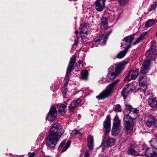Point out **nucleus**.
Listing matches in <instances>:
<instances>
[{
    "mask_svg": "<svg viewBox=\"0 0 157 157\" xmlns=\"http://www.w3.org/2000/svg\"><path fill=\"white\" fill-rule=\"evenodd\" d=\"M63 134L61 126L58 123L52 124L46 139L48 148L54 150Z\"/></svg>",
    "mask_w": 157,
    "mask_h": 157,
    "instance_id": "obj_1",
    "label": "nucleus"
},
{
    "mask_svg": "<svg viewBox=\"0 0 157 157\" xmlns=\"http://www.w3.org/2000/svg\"><path fill=\"white\" fill-rule=\"evenodd\" d=\"M120 81L119 79H117L109 84L106 87L105 90L101 92L98 95L96 96V98L98 100H100L108 98L114 92L115 88L118 85L117 83Z\"/></svg>",
    "mask_w": 157,
    "mask_h": 157,
    "instance_id": "obj_2",
    "label": "nucleus"
},
{
    "mask_svg": "<svg viewBox=\"0 0 157 157\" xmlns=\"http://www.w3.org/2000/svg\"><path fill=\"white\" fill-rule=\"evenodd\" d=\"M123 122L124 130L127 133H130L132 131L135 124V119L132 118L129 114H125Z\"/></svg>",
    "mask_w": 157,
    "mask_h": 157,
    "instance_id": "obj_3",
    "label": "nucleus"
},
{
    "mask_svg": "<svg viewBox=\"0 0 157 157\" xmlns=\"http://www.w3.org/2000/svg\"><path fill=\"white\" fill-rule=\"evenodd\" d=\"M135 35L132 34L124 37L122 40L121 45L123 48L127 50L130 48L132 41L134 39Z\"/></svg>",
    "mask_w": 157,
    "mask_h": 157,
    "instance_id": "obj_4",
    "label": "nucleus"
},
{
    "mask_svg": "<svg viewBox=\"0 0 157 157\" xmlns=\"http://www.w3.org/2000/svg\"><path fill=\"white\" fill-rule=\"evenodd\" d=\"M120 123V121L118 116L117 115L114 117L113 125L112 129V134L113 135L116 136L120 132L119 129Z\"/></svg>",
    "mask_w": 157,
    "mask_h": 157,
    "instance_id": "obj_5",
    "label": "nucleus"
},
{
    "mask_svg": "<svg viewBox=\"0 0 157 157\" xmlns=\"http://www.w3.org/2000/svg\"><path fill=\"white\" fill-rule=\"evenodd\" d=\"M128 63L127 61H124L118 64H114L110 67L113 70L116 72L117 75H119L121 73L122 71L124 68V66Z\"/></svg>",
    "mask_w": 157,
    "mask_h": 157,
    "instance_id": "obj_6",
    "label": "nucleus"
},
{
    "mask_svg": "<svg viewBox=\"0 0 157 157\" xmlns=\"http://www.w3.org/2000/svg\"><path fill=\"white\" fill-rule=\"evenodd\" d=\"M57 112L56 108L52 106L50 109L49 112L47 115V120L49 121H53L57 116Z\"/></svg>",
    "mask_w": 157,
    "mask_h": 157,
    "instance_id": "obj_7",
    "label": "nucleus"
},
{
    "mask_svg": "<svg viewBox=\"0 0 157 157\" xmlns=\"http://www.w3.org/2000/svg\"><path fill=\"white\" fill-rule=\"evenodd\" d=\"M115 140L112 138H109L106 140H104L102 142L101 146L102 147V150H104L107 147H111L114 145Z\"/></svg>",
    "mask_w": 157,
    "mask_h": 157,
    "instance_id": "obj_8",
    "label": "nucleus"
},
{
    "mask_svg": "<svg viewBox=\"0 0 157 157\" xmlns=\"http://www.w3.org/2000/svg\"><path fill=\"white\" fill-rule=\"evenodd\" d=\"M82 101L80 98H77L72 101L71 102L69 107L68 110L69 113H73L74 112L76 108Z\"/></svg>",
    "mask_w": 157,
    "mask_h": 157,
    "instance_id": "obj_9",
    "label": "nucleus"
},
{
    "mask_svg": "<svg viewBox=\"0 0 157 157\" xmlns=\"http://www.w3.org/2000/svg\"><path fill=\"white\" fill-rule=\"evenodd\" d=\"M138 70L136 69H132L131 71L128 72L127 76L124 78V80H128V81L130 80L129 78L130 76L131 78L132 79H135L137 77L138 75Z\"/></svg>",
    "mask_w": 157,
    "mask_h": 157,
    "instance_id": "obj_10",
    "label": "nucleus"
},
{
    "mask_svg": "<svg viewBox=\"0 0 157 157\" xmlns=\"http://www.w3.org/2000/svg\"><path fill=\"white\" fill-rule=\"evenodd\" d=\"M103 127L105 129L106 134H108L110 131L111 128V117L109 115L107 116L104 121Z\"/></svg>",
    "mask_w": 157,
    "mask_h": 157,
    "instance_id": "obj_11",
    "label": "nucleus"
},
{
    "mask_svg": "<svg viewBox=\"0 0 157 157\" xmlns=\"http://www.w3.org/2000/svg\"><path fill=\"white\" fill-rule=\"evenodd\" d=\"M139 151V147L134 144H131L128 148V154L134 156L138 155Z\"/></svg>",
    "mask_w": 157,
    "mask_h": 157,
    "instance_id": "obj_12",
    "label": "nucleus"
},
{
    "mask_svg": "<svg viewBox=\"0 0 157 157\" xmlns=\"http://www.w3.org/2000/svg\"><path fill=\"white\" fill-rule=\"evenodd\" d=\"M106 0H97L95 2V8L98 12H101L105 8V3Z\"/></svg>",
    "mask_w": 157,
    "mask_h": 157,
    "instance_id": "obj_13",
    "label": "nucleus"
},
{
    "mask_svg": "<svg viewBox=\"0 0 157 157\" xmlns=\"http://www.w3.org/2000/svg\"><path fill=\"white\" fill-rule=\"evenodd\" d=\"M76 56L73 55L71 58L67 70V75L69 76L71 75L72 70L74 68V65L76 62Z\"/></svg>",
    "mask_w": 157,
    "mask_h": 157,
    "instance_id": "obj_14",
    "label": "nucleus"
},
{
    "mask_svg": "<svg viewBox=\"0 0 157 157\" xmlns=\"http://www.w3.org/2000/svg\"><path fill=\"white\" fill-rule=\"evenodd\" d=\"M108 20V18L105 17H102L101 18L100 24V28L102 30H106L109 28Z\"/></svg>",
    "mask_w": 157,
    "mask_h": 157,
    "instance_id": "obj_15",
    "label": "nucleus"
},
{
    "mask_svg": "<svg viewBox=\"0 0 157 157\" xmlns=\"http://www.w3.org/2000/svg\"><path fill=\"white\" fill-rule=\"evenodd\" d=\"M156 54H157V47H154L153 45H152L146 52L145 55L147 58L149 57L152 58L153 56Z\"/></svg>",
    "mask_w": 157,
    "mask_h": 157,
    "instance_id": "obj_16",
    "label": "nucleus"
},
{
    "mask_svg": "<svg viewBox=\"0 0 157 157\" xmlns=\"http://www.w3.org/2000/svg\"><path fill=\"white\" fill-rule=\"evenodd\" d=\"M144 154L147 157H157V152L151 147H147L145 149Z\"/></svg>",
    "mask_w": 157,
    "mask_h": 157,
    "instance_id": "obj_17",
    "label": "nucleus"
},
{
    "mask_svg": "<svg viewBox=\"0 0 157 157\" xmlns=\"http://www.w3.org/2000/svg\"><path fill=\"white\" fill-rule=\"evenodd\" d=\"M155 118L153 116L150 115L146 118L145 123L148 127L153 125Z\"/></svg>",
    "mask_w": 157,
    "mask_h": 157,
    "instance_id": "obj_18",
    "label": "nucleus"
},
{
    "mask_svg": "<svg viewBox=\"0 0 157 157\" xmlns=\"http://www.w3.org/2000/svg\"><path fill=\"white\" fill-rule=\"evenodd\" d=\"M118 75L112 68L110 67L108 69L107 76L111 80H113Z\"/></svg>",
    "mask_w": 157,
    "mask_h": 157,
    "instance_id": "obj_19",
    "label": "nucleus"
},
{
    "mask_svg": "<svg viewBox=\"0 0 157 157\" xmlns=\"http://www.w3.org/2000/svg\"><path fill=\"white\" fill-rule=\"evenodd\" d=\"M87 145L89 150H93L94 147V140L92 136L89 135L87 138Z\"/></svg>",
    "mask_w": 157,
    "mask_h": 157,
    "instance_id": "obj_20",
    "label": "nucleus"
},
{
    "mask_svg": "<svg viewBox=\"0 0 157 157\" xmlns=\"http://www.w3.org/2000/svg\"><path fill=\"white\" fill-rule=\"evenodd\" d=\"M67 104V102H64L59 106L58 109L59 114L63 116L65 114L66 112V108Z\"/></svg>",
    "mask_w": 157,
    "mask_h": 157,
    "instance_id": "obj_21",
    "label": "nucleus"
},
{
    "mask_svg": "<svg viewBox=\"0 0 157 157\" xmlns=\"http://www.w3.org/2000/svg\"><path fill=\"white\" fill-rule=\"evenodd\" d=\"M147 34V32H144L142 33L140 35L136 40L133 43V44L136 45L140 42L144 40V37Z\"/></svg>",
    "mask_w": 157,
    "mask_h": 157,
    "instance_id": "obj_22",
    "label": "nucleus"
},
{
    "mask_svg": "<svg viewBox=\"0 0 157 157\" xmlns=\"http://www.w3.org/2000/svg\"><path fill=\"white\" fill-rule=\"evenodd\" d=\"M148 102L150 106L157 107V100L155 98H149L148 99Z\"/></svg>",
    "mask_w": 157,
    "mask_h": 157,
    "instance_id": "obj_23",
    "label": "nucleus"
},
{
    "mask_svg": "<svg viewBox=\"0 0 157 157\" xmlns=\"http://www.w3.org/2000/svg\"><path fill=\"white\" fill-rule=\"evenodd\" d=\"M89 73L86 70H83L81 72V76L80 77L81 79L85 80L87 79Z\"/></svg>",
    "mask_w": 157,
    "mask_h": 157,
    "instance_id": "obj_24",
    "label": "nucleus"
},
{
    "mask_svg": "<svg viewBox=\"0 0 157 157\" xmlns=\"http://www.w3.org/2000/svg\"><path fill=\"white\" fill-rule=\"evenodd\" d=\"M156 22V20L154 19H150L148 20L145 23V25L146 28L149 27L155 24Z\"/></svg>",
    "mask_w": 157,
    "mask_h": 157,
    "instance_id": "obj_25",
    "label": "nucleus"
},
{
    "mask_svg": "<svg viewBox=\"0 0 157 157\" xmlns=\"http://www.w3.org/2000/svg\"><path fill=\"white\" fill-rule=\"evenodd\" d=\"M151 147L157 149V139L153 138L149 141Z\"/></svg>",
    "mask_w": 157,
    "mask_h": 157,
    "instance_id": "obj_26",
    "label": "nucleus"
},
{
    "mask_svg": "<svg viewBox=\"0 0 157 157\" xmlns=\"http://www.w3.org/2000/svg\"><path fill=\"white\" fill-rule=\"evenodd\" d=\"M128 51L124 49L121 51L116 56V57L118 59H121L123 58L126 54Z\"/></svg>",
    "mask_w": 157,
    "mask_h": 157,
    "instance_id": "obj_27",
    "label": "nucleus"
},
{
    "mask_svg": "<svg viewBox=\"0 0 157 157\" xmlns=\"http://www.w3.org/2000/svg\"><path fill=\"white\" fill-rule=\"evenodd\" d=\"M128 87H124L121 92V95L123 97L124 99H125L127 94H128V91L127 90Z\"/></svg>",
    "mask_w": 157,
    "mask_h": 157,
    "instance_id": "obj_28",
    "label": "nucleus"
},
{
    "mask_svg": "<svg viewBox=\"0 0 157 157\" xmlns=\"http://www.w3.org/2000/svg\"><path fill=\"white\" fill-rule=\"evenodd\" d=\"M103 37V35L102 34H100L97 36L95 40L93 42V45H94L95 46H97V45L96 44L98 43H99L100 42Z\"/></svg>",
    "mask_w": 157,
    "mask_h": 157,
    "instance_id": "obj_29",
    "label": "nucleus"
},
{
    "mask_svg": "<svg viewBox=\"0 0 157 157\" xmlns=\"http://www.w3.org/2000/svg\"><path fill=\"white\" fill-rule=\"evenodd\" d=\"M139 81L140 85L143 86H145L146 82V76H143L141 78L139 77Z\"/></svg>",
    "mask_w": 157,
    "mask_h": 157,
    "instance_id": "obj_30",
    "label": "nucleus"
},
{
    "mask_svg": "<svg viewBox=\"0 0 157 157\" xmlns=\"http://www.w3.org/2000/svg\"><path fill=\"white\" fill-rule=\"evenodd\" d=\"M151 58L150 57L147 60L144 61L143 64V66L149 69L150 66Z\"/></svg>",
    "mask_w": 157,
    "mask_h": 157,
    "instance_id": "obj_31",
    "label": "nucleus"
},
{
    "mask_svg": "<svg viewBox=\"0 0 157 157\" xmlns=\"http://www.w3.org/2000/svg\"><path fill=\"white\" fill-rule=\"evenodd\" d=\"M71 144V141L68 140L66 142L65 146L63 147V149L61 151L60 153H62L66 151L67 149L69 147Z\"/></svg>",
    "mask_w": 157,
    "mask_h": 157,
    "instance_id": "obj_32",
    "label": "nucleus"
},
{
    "mask_svg": "<svg viewBox=\"0 0 157 157\" xmlns=\"http://www.w3.org/2000/svg\"><path fill=\"white\" fill-rule=\"evenodd\" d=\"M112 30H110L108 32H107L105 33V36L103 38V43L104 44H105L106 42L107 39V38L108 36L110 35V34L112 33Z\"/></svg>",
    "mask_w": 157,
    "mask_h": 157,
    "instance_id": "obj_33",
    "label": "nucleus"
},
{
    "mask_svg": "<svg viewBox=\"0 0 157 157\" xmlns=\"http://www.w3.org/2000/svg\"><path fill=\"white\" fill-rule=\"evenodd\" d=\"M125 109L129 111V113L130 114L132 113L133 108L129 104L127 103L125 104Z\"/></svg>",
    "mask_w": 157,
    "mask_h": 157,
    "instance_id": "obj_34",
    "label": "nucleus"
},
{
    "mask_svg": "<svg viewBox=\"0 0 157 157\" xmlns=\"http://www.w3.org/2000/svg\"><path fill=\"white\" fill-rule=\"evenodd\" d=\"M67 88L66 86H63L61 89V92L64 98H67Z\"/></svg>",
    "mask_w": 157,
    "mask_h": 157,
    "instance_id": "obj_35",
    "label": "nucleus"
},
{
    "mask_svg": "<svg viewBox=\"0 0 157 157\" xmlns=\"http://www.w3.org/2000/svg\"><path fill=\"white\" fill-rule=\"evenodd\" d=\"M139 112V110L137 108H133L132 112L130 114H133L135 117H137Z\"/></svg>",
    "mask_w": 157,
    "mask_h": 157,
    "instance_id": "obj_36",
    "label": "nucleus"
},
{
    "mask_svg": "<svg viewBox=\"0 0 157 157\" xmlns=\"http://www.w3.org/2000/svg\"><path fill=\"white\" fill-rule=\"evenodd\" d=\"M88 29L87 28L82 27L81 29L80 35L84 34L85 35L88 34Z\"/></svg>",
    "mask_w": 157,
    "mask_h": 157,
    "instance_id": "obj_37",
    "label": "nucleus"
},
{
    "mask_svg": "<svg viewBox=\"0 0 157 157\" xmlns=\"http://www.w3.org/2000/svg\"><path fill=\"white\" fill-rule=\"evenodd\" d=\"M114 110L117 112H121V106L120 104H117L114 108H113Z\"/></svg>",
    "mask_w": 157,
    "mask_h": 157,
    "instance_id": "obj_38",
    "label": "nucleus"
},
{
    "mask_svg": "<svg viewBox=\"0 0 157 157\" xmlns=\"http://www.w3.org/2000/svg\"><path fill=\"white\" fill-rule=\"evenodd\" d=\"M66 140V139H64L61 142L58 147V150H60L62 148L63 145L65 144Z\"/></svg>",
    "mask_w": 157,
    "mask_h": 157,
    "instance_id": "obj_39",
    "label": "nucleus"
},
{
    "mask_svg": "<svg viewBox=\"0 0 157 157\" xmlns=\"http://www.w3.org/2000/svg\"><path fill=\"white\" fill-rule=\"evenodd\" d=\"M148 69L149 68L145 67L143 66V67L141 69V72L142 74H145L148 72Z\"/></svg>",
    "mask_w": 157,
    "mask_h": 157,
    "instance_id": "obj_40",
    "label": "nucleus"
},
{
    "mask_svg": "<svg viewBox=\"0 0 157 157\" xmlns=\"http://www.w3.org/2000/svg\"><path fill=\"white\" fill-rule=\"evenodd\" d=\"M156 8V5L155 4H154L150 6L148 9L149 12L151 11H154L155 10Z\"/></svg>",
    "mask_w": 157,
    "mask_h": 157,
    "instance_id": "obj_41",
    "label": "nucleus"
},
{
    "mask_svg": "<svg viewBox=\"0 0 157 157\" xmlns=\"http://www.w3.org/2000/svg\"><path fill=\"white\" fill-rule=\"evenodd\" d=\"M70 75L69 76L67 75V73H66V79L65 82L64 83V86H66L67 87L69 82V77L70 76Z\"/></svg>",
    "mask_w": 157,
    "mask_h": 157,
    "instance_id": "obj_42",
    "label": "nucleus"
},
{
    "mask_svg": "<svg viewBox=\"0 0 157 157\" xmlns=\"http://www.w3.org/2000/svg\"><path fill=\"white\" fill-rule=\"evenodd\" d=\"M119 1V3L121 6H124L125 4L128 2L127 0H118Z\"/></svg>",
    "mask_w": 157,
    "mask_h": 157,
    "instance_id": "obj_43",
    "label": "nucleus"
},
{
    "mask_svg": "<svg viewBox=\"0 0 157 157\" xmlns=\"http://www.w3.org/2000/svg\"><path fill=\"white\" fill-rule=\"evenodd\" d=\"M74 134L75 135H78L80 136H81L82 135V133L79 131V130H77L75 131Z\"/></svg>",
    "mask_w": 157,
    "mask_h": 157,
    "instance_id": "obj_44",
    "label": "nucleus"
},
{
    "mask_svg": "<svg viewBox=\"0 0 157 157\" xmlns=\"http://www.w3.org/2000/svg\"><path fill=\"white\" fill-rule=\"evenodd\" d=\"M140 89V88H138L137 89L136 88V87L134 86V87L130 89L129 90V91L132 92H133L134 93L136 92L137 90H139Z\"/></svg>",
    "mask_w": 157,
    "mask_h": 157,
    "instance_id": "obj_45",
    "label": "nucleus"
},
{
    "mask_svg": "<svg viewBox=\"0 0 157 157\" xmlns=\"http://www.w3.org/2000/svg\"><path fill=\"white\" fill-rule=\"evenodd\" d=\"M84 156V157H90V154L87 150L86 151Z\"/></svg>",
    "mask_w": 157,
    "mask_h": 157,
    "instance_id": "obj_46",
    "label": "nucleus"
},
{
    "mask_svg": "<svg viewBox=\"0 0 157 157\" xmlns=\"http://www.w3.org/2000/svg\"><path fill=\"white\" fill-rule=\"evenodd\" d=\"M89 24L87 23H85L83 25V27H85L86 28H87L89 27Z\"/></svg>",
    "mask_w": 157,
    "mask_h": 157,
    "instance_id": "obj_47",
    "label": "nucleus"
},
{
    "mask_svg": "<svg viewBox=\"0 0 157 157\" xmlns=\"http://www.w3.org/2000/svg\"><path fill=\"white\" fill-rule=\"evenodd\" d=\"M35 155V152H33L28 157H34Z\"/></svg>",
    "mask_w": 157,
    "mask_h": 157,
    "instance_id": "obj_48",
    "label": "nucleus"
},
{
    "mask_svg": "<svg viewBox=\"0 0 157 157\" xmlns=\"http://www.w3.org/2000/svg\"><path fill=\"white\" fill-rule=\"evenodd\" d=\"M82 39L84 41H86V37H85L84 36H82Z\"/></svg>",
    "mask_w": 157,
    "mask_h": 157,
    "instance_id": "obj_49",
    "label": "nucleus"
},
{
    "mask_svg": "<svg viewBox=\"0 0 157 157\" xmlns=\"http://www.w3.org/2000/svg\"><path fill=\"white\" fill-rule=\"evenodd\" d=\"M153 125H154L155 127L157 128V119L156 120H155Z\"/></svg>",
    "mask_w": 157,
    "mask_h": 157,
    "instance_id": "obj_50",
    "label": "nucleus"
},
{
    "mask_svg": "<svg viewBox=\"0 0 157 157\" xmlns=\"http://www.w3.org/2000/svg\"><path fill=\"white\" fill-rule=\"evenodd\" d=\"M78 44V41H75V42L74 43V45H77Z\"/></svg>",
    "mask_w": 157,
    "mask_h": 157,
    "instance_id": "obj_51",
    "label": "nucleus"
},
{
    "mask_svg": "<svg viewBox=\"0 0 157 157\" xmlns=\"http://www.w3.org/2000/svg\"><path fill=\"white\" fill-rule=\"evenodd\" d=\"M77 63H78L79 64H81L82 63V61H81V60H79L78 62Z\"/></svg>",
    "mask_w": 157,
    "mask_h": 157,
    "instance_id": "obj_52",
    "label": "nucleus"
},
{
    "mask_svg": "<svg viewBox=\"0 0 157 157\" xmlns=\"http://www.w3.org/2000/svg\"><path fill=\"white\" fill-rule=\"evenodd\" d=\"M75 33L76 34H78V30H76L75 31Z\"/></svg>",
    "mask_w": 157,
    "mask_h": 157,
    "instance_id": "obj_53",
    "label": "nucleus"
},
{
    "mask_svg": "<svg viewBox=\"0 0 157 157\" xmlns=\"http://www.w3.org/2000/svg\"><path fill=\"white\" fill-rule=\"evenodd\" d=\"M69 1H76V0H69Z\"/></svg>",
    "mask_w": 157,
    "mask_h": 157,
    "instance_id": "obj_54",
    "label": "nucleus"
},
{
    "mask_svg": "<svg viewBox=\"0 0 157 157\" xmlns=\"http://www.w3.org/2000/svg\"><path fill=\"white\" fill-rule=\"evenodd\" d=\"M45 157H51L50 156H46Z\"/></svg>",
    "mask_w": 157,
    "mask_h": 157,
    "instance_id": "obj_55",
    "label": "nucleus"
},
{
    "mask_svg": "<svg viewBox=\"0 0 157 157\" xmlns=\"http://www.w3.org/2000/svg\"><path fill=\"white\" fill-rule=\"evenodd\" d=\"M142 150H144V149L142 148Z\"/></svg>",
    "mask_w": 157,
    "mask_h": 157,
    "instance_id": "obj_56",
    "label": "nucleus"
}]
</instances>
